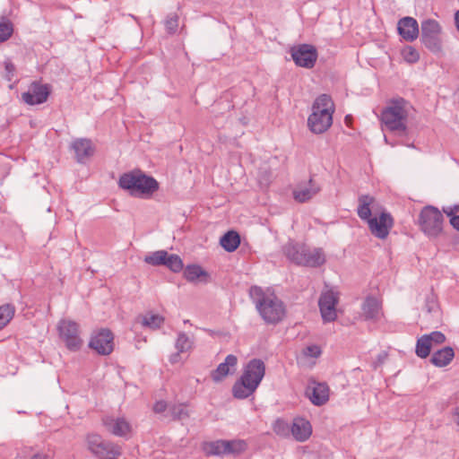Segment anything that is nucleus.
Returning a JSON list of instances; mask_svg holds the SVG:
<instances>
[{
    "instance_id": "obj_32",
    "label": "nucleus",
    "mask_w": 459,
    "mask_h": 459,
    "mask_svg": "<svg viewBox=\"0 0 459 459\" xmlns=\"http://www.w3.org/2000/svg\"><path fill=\"white\" fill-rule=\"evenodd\" d=\"M168 252L165 250H158L147 255L144 262L151 265H164Z\"/></svg>"
},
{
    "instance_id": "obj_33",
    "label": "nucleus",
    "mask_w": 459,
    "mask_h": 459,
    "mask_svg": "<svg viewBox=\"0 0 459 459\" xmlns=\"http://www.w3.org/2000/svg\"><path fill=\"white\" fill-rule=\"evenodd\" d=\"M15 308L10 304L0 307V330L3 329L13 317Z\"/></svg>"
},
{
    "instance_id": "obj_22",
    "label": "nucleus",
    "mask_w": 459,
    "mask_h": 459,
    "mask_svg": "<svg viewBox=\"0 0 459 459\" xmlns=\"http://www.w3.org/2000/svg\"><path fill=\"white\" fill-rule=\"evenodd\" d=\"M362 311L367 320L378 321L382 316L381 303L375 297H367L362 304Z\"/></svg>"
},
{
    "instance_id": "obj_29",
    "label": "nucleus",
    "mask_w": 459,
    "mask_h": 459,
    "mask_svg": "<svg viewBox=\"0 0 459 459\" xmlns=\"http://www.w3.org/2000/svg\"><path fill=\"white\" fill-rule=\"evenodd\" d=\"M432 345L424 334L417 340L415 352L421 359L427 358L431 351Z\"/></svg>"
},
{
    "instance_id": "obj_18",
    "label": "nucleus",
    "mask_w": 459,
    "mask_h": 459,
    "mask_svg": "<svg viewBox=\"0 0 459 459\" xmlns=\"http://www.w3.org/2000/svg\"><path fill=\"white\" fill-rule=\"evenodd\" d=\"M103 424L115 436L126 437L131 432V425L125 418L105 417Z\"/></svg>"
},
{
    "instance_id": "obj_16",
    "label": "nucleus",
    "mask_w": 459,
    "mask_h": 459,
    "mask_svg": "<svg viewBox=\"0 0 459 459\" xmlns=\"http://www.w3.org/2000/svg\"><path fill=\"white\" fill-rule=\"evenodd\" d=\"M238 364V358L233 354H229L225 360L218 365V367L212 371L211 377L215 383L222 381L228 375L232 374L236 370Z\"/></svg>"
},
{
    "instance_id": "obj_5",
    "label": "nucleus",
    "mask_w": 459,
    "mask_h": 459,
    "mask_svg": "<svg viewBox=\"0 0 459 459\" xmlns=\"http://www.w3.org/2000/svg\"><path fill=\"white\" fill-rule=\"evenodd\" d=\"M118 186L132 196L140 198L151 196L159 188L157 180L141 170H134L121 175Z\"/></svg>"
},
{
    "instance_id": "obj_17",
    "label": "nucleus",
    "mask_w": 459,
    "mask_h": 459,
    "mask_svg": "<svg viewBox=\"0 0 459 459\" xmlns=\"http://www.w3.org/2000/svg\"><path fill=\"white\" fill-rule=\"evenodd\" d=\"M397 30L401 37L407 41H413L419 36V24L412 17H403L399 20Z\"/></svg>"
},
{
    "instance_id": "obj_6",
    "label": "nucleus",
    "mask_w": 459,
    "mask_h": 459,
    "mask_svg": "<svg viewBox=\"0 0 459 459\" xmlns=\"http://www.w3.org/2000/svg\"><path fill=\"white\" fill-rule=\"evenodd\" d=\"M334 104L327 94L319 95L312 105V113L308 117L307 126L315 134L325 133L333 124Z\"/></svg>"
},
{
    "instance_id": "obj_46",
    "label": "nucleus",
    "mask_w": 459,
    "mask_h": 459,
    "mask_svg": "<svg viewBox=\"0 0 459 459\" xmlns=\"http://www.w3.org/2000/svg\"><path fill=\"white\" fill-rule=\"evenodd\" d=\"M458 211H459V204L443 207V212L449 217H452L453 215H455V213Z\"/></svg>"
},
{
    "instance_id": "obj_20",
    "label": "nucleus",
    "mask_w": 459,
    "mask_h": 459,
    "mask_svg": "<svg viewBox=\"0 0 459 459\" xmlns=\"http://www.w3.org/2000/svg\"><path fill=\"white\" fill-rule=\"evenodd\" d=\"M307 394L314 405L321 406L329 400V387L325 383H314L307 387Z\"/></svg>"
},
{
    "instance_id": "obj_36",
    "label": "nucleus",
    "mask_w": 459,
    "mask_h": 459,
    "mask_svg": "<svg viewBox=\"0 0 459 459\" xmlns=\"http://www.w3.org/2000/svg\"><path fill=\"white\" fill-rule=\"evenodd\" d=\"M164 319L159 315H146L143 318V325L152 329L160 327Z\"/></svg>"
},
{
    "instance_id": "obj_42",
    "label": "nucleus",
    "mask_w": 459,
    "mask_h": 459,
    "mask_svg": "<svg viewBox=\"0 0 459 459\" xmlns=\"http://www.w3.org/2000/svg\"><path fill=\"white\" fill-rule=\"evenodd\" d=\"M273 430L278 435L285 436L288 434V432L290 430V427L285 421H283L281 420H277L274 423Z\"/></svg>"
},
{
    "instance_id": "obj_41",
    "label": "nucleus",
    "mask_w": 459,
    "mask_h": 459,
    "mask_svg": "<svg viewBox=\"0 0 459 459\" xmlns=\"http://www.w3.org/2000/svg\"><path fill=\"white\" fill-rule=\"evenodd\" d=\"M166 30L169 33H174L178 26V20L177 15H169L165 22Z\"/></svg>"
},
{
    "instance_id": "obj_39",
    "label": "nucleus",
    "mask_w": 459,
    "mask_h": 459,
    "mask_svg": "<svg viewBox=\"0 0 459 459\" xmlns=\"http://www.w3.org/2000/svg\"><path fill=\"white\" fill-rule=\"evenodd\" d=\"M104 440L101 438L100 435L91 434L87 437L88 447L92 454H94L97 449L100 448V446L102 444Z\"/></svg>"
},
{
    "instance_id": "obj_48",
    "label": "nucleus",
    "mask_w": 459,
    "mask_h": 459,
    "mask_svg": "<svg viewBox=\"0 0 459 459\" xmlns=\"http://www.w3.org/2000/svg\"><path fill=\"white\" fill-rule=\"evenodd\" d=\"M180 353L181 352H176L174 354H172L170 357H169V361L172 363V364H176L179 361L180 359Z\"/></svg>"
},
{
    "instance_id": "obj_27",
    "label": "nucleus",
    "mask_w": 459,
    "mask_h": 459,
    "mask_svg": "<svg viewBox=\"0 0 459 459\" xmlns=\"http://www.w3.org/2000/svg\"><path fill=\"white\" fill-rule=\"evenodd\" d=\"M226 455H238L247 448L246 441L242 439L226 440Z\"/></svg>"
},
{
    "instance_id": "obj_53",
    "label": "nucleus",
    "mask_w": 459,
    "mask_h": 459,
    "mask_svg": "<svg viewBox=\"0 0 459 459\" xmlns=\"http://www.w3.org/2000/svg\"><path fill=\"white\" fill-rule=\"evenodd\" d=\"M189 323H190V321H189V320H187V319H186V320H184V324H189Z\"/></svg>"
},
{
    "instance_id": "obj_31",
    "label": "nucleus",
    "mask_w": 459,
    "mask_h": 459,
    "mask_svg": "<svg viewBox=\"0 0 459 459\" xmlns=\"http://www.w3.org/2000/svg\"><path fill=\"white\" fill-rule=\"evenodd\" d=\"M207 273L201 266L196 264L187 265L184 271V276L188 281H195L201 276H206Z\"/></svg>"
},
{
    "instance_id": "obj_13",
    "label": "nucleus",
    "mask_w": 459,
    "mask_h": 459,
    "mask_svg": "<svg viewBox=\"0 0 459 459\" xmlns=\"http://www.w3.org/2000/svg\"><path fill=\"white\" fill-rule=\"evenodd\" d=\"M291 56L298 66L312 68L317 59V52L314 46L302 44L291 48Z\"/></svg>"
},
{
    "instance_id": "obj_38",
    "label": "nucleus",
    "mask_w": 459,
    "mask_h": 459,
    "mask_svg": "<svg viewBox=\"0 0 459 459\" xmlns=\"http://www.w3.org/2000/svg\"><path fill=\"white\" fill-rule=\"evenodd\" d=\"M322 354V350L317 344L307 345L302 351V355L306 358L317 359Z\"/></svg>"
},
{
    "instance_id": "obj_26",
    "label": "nucleus",
    "mask_w": 459,
    "mask_h": 459,
    "mask_svg": "<svg viewBox=\"0 0 459 459\" xmlns=\"http://www.w3.org/2000/svg\"><path fill=\"white\" fill-rule=\"evenodd\" d=\"M221 247L228 252L235 251L240 244V237L237 231L230 230L220 240Z\"/></svg>"
},
{
    "instance_id": "obj_30",
    "label": "nucleus",
    "mask_w": 459,
    "mask_h": 459,
    "mask_svg": "<svg viewBox=\"0 0 459 459\" xmlns=\"http://www.w3.org/2000/svg\"><path fill=\"white\" fill-rule=\"evenodd\" d=\"M13 33V24L6 17L0 19V43L6 41Z\"/></svg>"
},
{
    "instance_id": "obj_19",
    "label": "nucleus",
    "mask_w": 459,
    "mask_h": 459,
    "mask_svg": "<svg viewBox=\"0 0 459 459\" xmlns=\"http://www.w3.org/2000/svg\"><path fill=\"white\" fill-rule=\"evenodd\" d=\"M71 149L75 153V159L79 163H85L86 160L93 155L94 148L91 141L86 138L74 140L71 144Z\"/></svg>"
},
{
    "instance_id": "obj_4",
    "label": "nucleus",
    "mask_w": 459,
    "mask_h": 459,
    "mask_svg": "<svg viewBox=\"0 0 459 459\" xmlns=\"http://www.w3.org/2000/svg\"><path fill=\"white\" fill-rule=\"evenodd\" d=\"M411 106L403 98L394 99L382 110L381 123L391 132L399 135L404 134L407 129V120Z\"/></svg>"
},
{
    "instance_id": "obj_25",
    "label": "nucleus",
    "mask_w": 459,
    "mask_h": 459,
    "mask_svg": "<svg viewBox=\"0 0 459 459\" xmlns=\"http://www.w3.org/2000/svg\"><path fill=\"white\" fill-rule=\"evenodd\" d=\"M226 440L218 439L214 441L204 442L202 444V449L204 454L208 456L216 455H226Z\"/></svg>"
},
{
    "instance_id": "obj_12",
    "label": "nucleus",
    "mask_w": 459,
    "mask_h": 459,
    "mask_svg": "<svg viewBox=\"0 0 459 459\" xmlns=\"http://www.w3.org/2000/svg\"><path fill=\"white\" fill-rule=\"evenodd\" d=\"M113 333L108 329H100L93 333L89 342V347L100 355H108L113 351Z\"/></svg>"
},
{
    "instance_id": "obj_21",
    "label": "nucleus",
    "mask_w": 459,
    "mask_h": 459,
    "mask_svg": "<svg viewBox=\"0 0 459 459\" xmlns=\"http://www.w3.org/2000/svg\"><path fill=\"white\" fill-rule=\"evenodd\" d=\"M293 437L299 442H304L312 434V427L308 420L304 418H296L290 428Z\"/></svg>"
},
{
    "instance_id": "obj_10",
    "label": "nucleus",
    "mask_w": 459,
    "mask_h": 459,
    "mask_svg": "<svg viewBox=\"0 0 459 459\" xmlns=\"http://www.w3.org/2000/svg\"><path fill=\"white\" fill-rule=\"evenodd\" d=\"M421 41L432 52H437L441 49L439 35L441 26L434 19H426L421 22Z\"/></svg>"
},
{
    "instance_id": "obj_23",
    "label": "nucleus",
    "mask_w": 459,
    "mask_h": 459,
    "mask_svg": "<svg viewBox=\"0 0 459 459\" xmlns=\"http://www.w3.org/2000/svg\"><path fill=\"white\" fill-rule=\"evenodd\" d=\"M455 357V351L453 348L447 346L435 351L431 358L430 362L438 368L447 366Z\"/></svg>"
},
{
    "instance_id": "obj_43",
    "label": "nucleus",
    "mask_w": 459,
    "mask_h": 459,
    "mask_svg": "<svg viewBox=\"0 0 459 459\" xmlns=\"http://www.w3.org/2000/svg\"><path fill=\"white\" fill-rule=\"evenodd\" d=\"M386 358H387V353L385 351L380 352L377 355V359L373 362L374 368H377V367L382 365L385 362V360L386 359Z\"/></svg>"
},
{
    "instance_id": "obj_40",
    "label": "nucleus",
    "mask_w": 459,
    "mask_h": 459,
    "mask_svg": "<svg viewBox=\"0 0 459 459\" xmlns=\"http://www.w3.org/2000/svg\"><path fill=\"white\" fill-rule=\"evenodd\" d=\"M427 336L429 342H430L431 345L433 344H441L446 341V336L443 333L439 331H434L429 334H424Z\"/></svg>"
},
{
    "instance_id": "obj_51",
    "label": "nucleus",
    "mask_w": 459,
    "mask_h": 459,
    "mask_svg": "<svg viewBox=\"0 0 459 459\" xmlns=\"http://www.w3.org/2000/svg\"><path fill=\"white\" fill-rule=\"evenodd\" d=\"M31 459H46V457L43 455H40V454H37V455H34Z\"/></svg>"
},
{
    "instance_id": "obj_47",
    "label": "nucleus",
    "mask_w": 459,
    "mask_h": 459,
    "mask_svg": "<svg viewBox=\"0 0 459 459\" xmlns=\"http://www.w3.org/2000/svg\"><path fill=\"white\" fill-rule=\"evenodd\" d=\"M450 224L454 229L459 231V215H453L450 218Z\"/></svg>"
},
{
    "instance_id": "obj_28",
    "label": "nucleus",
    "mask_w": 459,
    "mask_h": 459,
    "mask_svg": "<svg viewBox=\"0 0 459 459\" xmlns=\"http://www.w3.org/2000/svg\"><path fill=\"white\" fill-rule=\"evenodd\" d=\"M194 341L186 333L180 332L175 342V347L178 352H187L193 349Z\"/></svg>"
},
{
    "instance_id": "obj_34",
    "label": "nucleus",
    "mask_w": 459,
    "mask_h": 459,
    "mask_svg": "<svg viewBox=\"0 0 459 459\" xmlns=\"http://www.w3.org/2000/svg\"><path fill=\"white\" fill-rule=\"evenodd\" d=\"M169 411L173 420H182L189 417L186 405L183 403L170 405L169 407Z\"/></svg>"
},
{
    "instance_id": "obj_7",
    "label": "nucleus",
    "mask_w": 459,
    "mask_h": 459,
    "mask_svg": "<svg viewBox=\"0 0 459 459\" xmlns=\"http://www.w3.org/2000/svg\"><path fill=\"white\" fill-rule=\"evenodd\" d=\"M287 258L298 265L319 267L325 262V255L320 247H309L304 244L289 242L283 247Z\"/></svg>"
},
{
    "instance_id": "obj_9",
    "label": "nucleus",
    "mask_w": 459,
    "mask_h": 459,
    "mask_svg": "<svg viewBox=\"0 0 459 459\" xmlns=\"http://www.w3.org/2000/svg\"><path fill=\"white\" fill-rule=\"evenodd\" d=\"M57 330L61 340L70 351L81 349L82 340L80 337L79 325L72 320L63 319L58 323Z\"/></svg>"
},
{
    "instance_id": "obj_35",
    "label": "nucleus",
    "mask_w": 459,
    "mask_h": 459,
    "mask_svg": "<svg viewBox=\"0 0 459 459\" xmlns=\"http://www.w3.org/2000/svg\"><path fill=\"white\" fill-rule=\"evenodd\" d=\"M164 265L169 268L172 272L178 273L183 269L184 264L181 258L178 255L167 254Z\"/></svg>"
},
{
    "instance_id": "obj_3",
    "label": "nucleus",
    "mask_w": 459,
    "mask_h": 459,
    "mask_svg": "<svg viewBox=\"0 0 459 459\" xmlns=\"http://www.w3.org/2000/svg\"><path fill=\"white\" fill-rule=\"evenodd\" d=\"M265 374V365L260 359H250L243 369L240 378L234 384L235 398L246 399L255 393Z\"/></svg>"
},
{
    "instance_id": "obj_49",
    "label": "nucleus",
    "mask_w": 459,
    "mask_h": 459,
    "mask_svg": "<svg viewBox=\"0 0 459 459\" xmlns=\"http://www.w3.org/2000/svg\"><path fill=\"white\" fill-rule=\"evenodd\" d=\"M455 420L456 424L459 426V407H457L455 410Z\"/></svg>"
},
{
    "instance_id": "obj_52",
    "label": "nucleus",
    "mask_w": 459,
    "mask_h": 459,
    "mask_svg": "<svg viewBox=\"0 0 459 459\" xmlns=\"http://www.w3.org/2000/svg\"><path fill=\"white\" fill-rule=\"evenodd\" d=\"M385 142L386 143L390 144V143L388 142V140H387V137H386V136H385ZM391 145H392V146H394V143H391Z\"/></svg>"
},
{
    "instance_id": "obj_44",
    "label": "nucleus",
    "mask_w": 459,
    "mask_h": 459,
    "mask_svg": "<svg viewBox=\"0 0 459 459\" xmlns=\"http://www.w3.org/2000/svg\"><path fill=\"white\" fill-rule=\"evenodd\" d=\"M168 405L166 403V402L164 401H158L155 403L154 406H153V411L156 412V413H160V412H163L166 411Z\"/></svg>"
},
{
    "instance_id": "obj_24",
    "label": "nucleus",
    "mask_w": 459,
    "mask_h": 459,
    "mask_svg": "<svg viewBox=\"0 0 459 459\" xmlns=\"http://www.w3.org/2000/svg\"><path fill=\"white\" fill-rule=\"evenodd\" d=\"M94 455L100 459H117L121 455V448L112 442L104 440Z\"/></svg>"
},
{
    "instance_id": "obj_45",
    "label": "nucleus",
    "mask_w": 459,
    "mask_h": 459,
    "mask_svg": "<svg viewBox=\"0 0 459 459\" xmlns=\"http://www.w3.org/2000/svg\"><path fill=\"white\" fill-rule=\"evenodd\" d=\"M4 69H5V72L7 74V79L9 81H11L12 77L13 76V72L15 70V67H14L13 64L11 63V62H5L4 63Z\"/></svg>"
},
{
    "instance_id": "obj_37",
    "label": "nucleus",
    "mask_w": 459,
    "mask_h": 459,
    "mask_svg": "<svg viewBox=\"0 0 459 459\" xmlns=\"http://www.w3.org/2000/svg\"><path fill=\"white\" fill-rule=\"evenodd\" d=\"M402 56L403 59L411 64L416 63L420 59V54L411 46H407L402 50Z\"/></svg>"
},
{
    "instance_id": "obj_8",
    "label": "nucleus",
    "mask_w": 459,
    "mask_h": 459,
    "mask_svg": "<svg viewBox=\"0 0 459 459\" xmlns=\"http://www.w3.org/2000/svg\"><path fill=\"white\" fill-rule=\"evenodd\" d=\"M443 215L440 211L432 206H425L419 215L420 230L429 238H437L443 229Z\"/></svg>"
},
{
    "instance_id": "obj_11",
    "label": "nucleus",
    "mask_w": 459,
    "mask_h": 459,
    "mask_svg": "<svg viewBox=\"0 0 459 459\" xmlns=\"http://www.w3.org/2000/svg\"><path fill=\"white\" fill-rule=\"evenodd\" d=\"M51 93V86L40 82H32L27 91L22 94V100L27 105L35 106L45 103Z\"/></svg>"
},
{
    "instance_id": "obj_2",
    "label": "nucleus",
    "mask_w": 459,
    "mask_h": 459,
    "mask_svg": "<svg viewBox=\"0 0 459 459\" xmlns=\"http://www.w3.org/2000/svg\"><path fill=\"white\" fill-rule=\"evenodd\" d=\"M375 198L369 195H361L358 199L357 214L367 221L370 232L380 239H385L394 225V220L389 212H382L378 218L371 217V205Z\"/></svg>"
},
{
    "instance_id": "obj_1",
    "label": "nucleus",
    "mask_w": 459,
    "mask_h": 459,
    "mask_svg": "<svg viewBox=\"0 0 459 459\" xmlns=\"http://www.w3.org/2000/svg\"><path fill=\"white\" fill-rule=\"evenodd\" d=\"M249 297L265 323L275 325L284 317V304L274 294H267L261 287L252 286Z\"/></svg>"
},
{
    "instance_id": "obj_50",
    "label": "nucleus",
    "mask_w": 459,
    "mask_h": 459,
    "mask_svg": "<svg viewBox=\"0 0 459 459\" xmlns=\"http://www.w3.org/2000/svg\"><path fill=\"white\" fill-rule=\"evenodd\" d=\"M455 21L456 28L459 30V10L455 13Z\"/></svg>"
},
{
    "instance_id": "obj_15",
    "label": "nucleus",
    "mask_w": 459,
    "mask_h": 459,
    "mask_svg": "<svg viewBox=\"0 0 459 459\" xmlns=\"http://www.w3.org/2000/svg\"><path fill=\"white\" fill-rule=\"evenodd\" d=\"M321 190V185L313 178L307 182L299 183L294 188L293 198L299 203H306L316 195Z\"/></svg>"
},
{
    "instance_id": "obj_14",
    "label": "nucleus",
    "mask_w": 459,
    "mask_h": 459,
    "mask_svg": "<svg viewBox=\"0 0 459 459\" xmlns=\"http://www.w3.org/2000/svg\"><path fill=\"white\" fill-rule=\"evenodd\" d=\"M338 303V296L333 290H329L322 292L318 306L324 322H333L336 319V305Z\"/></svg>"
}]
</instances>
